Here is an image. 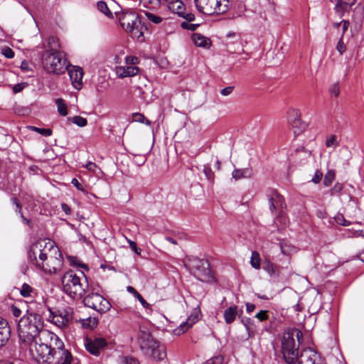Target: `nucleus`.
Segmentation results:
<instances>
[{
    "mask_svg": "<svg viewBox=\"0 0 364 364\" xmlns=\"http://www.w3.org/2000/svg\"><path fill=\"white\" fill-rule=\"evenodd\" d=\"M146 161V158L144 156H138L136 157L135 162L137 164L138 166L143 165Z\"/></svg>",
    "mask_w": 364,
    "mask_h": 364,
    "instance_id": "obj_55",
    "label": "nucleus"
},
{
    "mask_svg": "<svg viewBox=\"0 0 364 364\" xmlns=\"http://www.w3.org/2000/svg\"><path fill=\"white\" fill-rule=\"evenodd\" d=\"M269 200H274L277 208H284L286 206L284 199L277 191H272V194L269 196Z\"/></svg>",
    "mask_w": 364,
    "mask_h": 364,
    "instance_id": "obj_24",
    "label": "nucleus"
},
{
    "mask_svg": "<svg viewBox=\"0 0 364 364\" xmlns=\"http://www.w3.org/2000/svg\"><path fill=\"white\" fill-rule=\"evenodd\" d=\"M23 86L21 84H17L14 85V87H13V91L14 93H17L21 92L23 90Z\"/></svg>",
    "mask_w": 364,
    "mask_h": 364,
    "instance_id": "obj_62",
    "label": "nucleus"
},
{
    "mask_svg": "<svg viewBox=\"0 0 364 364\" xmlns=\"http://www.w3.org/2000/svg\"><path fill=\"white\" fill-rule=\"evenodd\" d=\"M339 145L338 141H337V137L336 135H331L329 139H327L326 141V146L327 147H333L336 148Z\"/></svg>",
    "mask_w": 364,
    "mask_h": 364,
    "instance_id": "obj_38",
    "label": "nucleus"
},
{
    "mask_svg": "<svg viewBox=\"0 0 364 364\" xmlns=\"http://www.w3.org/2000/svg\"><path fill=\"white\" fill-rule=\"evenodd\" d=\"M61 208H62L63 211H64L66 215L71 214V208L68 204L62 203Z\"/></svg>",
    "mask_w": 364,
    "mask_h": 364,
    "instance_id": "obj_56",
    "label": "nucleus"
},
{
    "mask_svg": "<svg viewBox=\"0 0 364 364\" xmlns=\"http://www.w3.org/2000/svg\"><path fill=\"white\" fill-rule=\"evenodd\" d=\"M223 356L221 355H218L208 360L205 364H223Z\"/></svg>",
    "mask_w": 364,
    "mask_h": 364,
    "instance_id": "obj_39",
    "label": "nucleus"
},
{
    "mask_svg": "<svg viewBox=\"0 0 364 364\" xmlns=\"http://www.w3.org/2000/svg\"><path fill=\"white\" fill-rule=\"evenodd\" d=\"M36 311L30 309L18 323L19 338L30 344V352L38 364H71V353L64 348L62 340L43 328L45 304H39Z\"/></svg>",
    "mask_w": 364,
    "mask_h": 364,
    "instance_id": "obj_1",
    "label": "nucleus"
},
{
    "mask_svg": "<svg viewBox=\"0 0 364 364\" xmlns=\"http://www.w3.org/2000/svg\"><path fill=\"white\" fill-rule=\"evenodd\" d=\"M16 212L18 213L19 215L23 214V213H22V205H21V203L16 205Z\"/></svg>",
    "mask_w": 364,
    "mask_h": 364,
    "instance_id": "obj_64",
    "label": "nucleus"
},
{
    "mask_svg": "<svg viewBox=\"0 0 364 364\" xmlns=\"http://www.w3.org/2000/svg\"><path fill=\"white\" fill-rule=\"evenodd\" d=\"M234 88V86L226 87L220 90V93L223 96H228L232 92Z\"/></svg>",
    "mask_w": 364,
    "mask_h": 364,
    "instance_id": "obj_50",
    "label": "nucleus"
},
{
    "mask_svg": "<svg viewBox=\"0 0 364 364\" xmlns=\"http://www.w3.org/2000/svg\"><path fill=\"white\" fill-rule=\"evenodd\" d=\"M38 133L45 136H49L52 134V130L50 129L40 128L38 130Z\"/></svg>",
    "mask_w": 364,
    "mask_h": 364,
    "instance_id": "obj_52",
    "label": "nucleus"
},
{
    "mask_svg": "<svg viewBox=\"0 0 364 364\" xmlns=\"http://www.w3.org/2000/svg\"><path fill=\"white\" fill-rule=\"evenodd\" d=\"M137 342L143 353L156 360H162L166 357L164 346H160L151 333L145 329H140L137 336Z\"/></svg>",
    "mask_w": 364,
    "mask_h": 364,
    "instance_id": "obj_5",
    "label": "nucleus"
},
{
    "mask_svg": "<svg viewBox=\"0 0 364 364\" xmlns=\"http://www.w3.org/2000/svg\"><path fill=\"white\" fill-rule=\"evenodd\" d=\"M97 9L99 11H100L102 13L105 14L108 17L112 16V13L109 9L107 4L105 1H100L97 4Z\"/></svg>",
    "mask_w": 364,
    "mask_h": 364,
    "instance_id": "obj_33",
    "label": "nucleus"
},
{
    "mask_svg": "<svg viewBox=\"0 0 364 364\" xmlns=\"http://www.w3.org/2000/svg\"><path fill=\"white\" fill-rule=\"evenodd\" d=\"M43 68L50 73L62 74L67 69L66 59L60 52L45 50L41 55Z\"/></svg>",
    "mask_w": 364,
    "mask_h": 364,
    "instance_id": "obj_6",
    "label": "nucleus"
},
{
    "mask_svg": "<svg viewBox=\"0 0 364 364\" xmlns=\"http://www.w3.org/2000/svg\"><path fill=\"white\" fill-rule=\"evenodd\" d=\"M48 45L50 49L48 50L51 52H59L58 49L60 48V45L58 42V39L55 37L51 36L48 38Z\"/></svg>",
    "mask_w": 364,
    "mask_h": 364,
    "instance_id": "obj_31",
    "label": "nucleus"
},
{
    "mask_svg": "<svg viewBox=\"0 0 364 364\" xmlns=\"http://www.w3.org/2000/svg\"><path fill=\"white\" fill-rule=\"evenodd\" d=\"M127 291L132 294L135 298H136L144 308L148 309L149 308V304L143 298V296L132 286H128L127 287Z\"/></svg>",
    "mask_w": 364,
    "mask_h": 364,
    "instance_id": "obj_26",
    "label": "nucleus"
},
{
    "mask_svg": "<svg viewBox=\"0 0 364 364\" xmlns=\"http://www.w3.org/2000/svg\"><path fill=\"white\" fill-rule=\"evenodd\" d=\"M323 173L319 170H316L314 177L311 179V181L316 184L319 183L321 181Z\"/></svg>",
    "mask_w": 364,
    "mask_h": 364,
    "instance_id": "obj_47",
    "label": "nucleus"
},
{
    "mask_svg": "<svg viewBox=\"0 0 364 364\" xmlns=\"http://www.w3.org/2000/svg\"><path fill=\"white\" fill-rule=\"evenodd\" d=\"M168 7L170 11L177 14L178 16L186 19L188 22L195 20L193 14L185 12L184 4L180 0H168Z\"/></svg>",
    "mask_w": 364,
    "mask_h": 364,
    "instance_id": "obj_13",
    "label": "nucleus"
},
{
    "mask_svg": "<svg viewBox=\"0 0 364 364\" xmlns=\"http://www.w3.org/2000/svg\"><path fill=\"white\" fill-rule=\"evenodd\" d=\"M68 121H70L73 123L75 124L78 127H85L87 124V120L82 117L80 116H75L73 117H69L68 119Z\"/></svg>",
    "mask_w": 364,
    "mask_h": 364,
    "instance_id": "obj_30",
    "label": "nucleus"
},
{
    "mask_svg": "<svg viewBox=\"0 0 364 364\" xmlns=\"http://www.w3.org/2000/svg\"><path fill=\"white\" fill-rule=\"evenodd\" d=\"M198 321V316L191 315L188 318L186 321L182 323L177 328L174 330L175 334L180 335L186 332L189 328H191L196 322Z\"/></svg>",
    "mask_w": 364,
    "mask_h": 364,
    "instance_id": "obj_21",
    "label": "nucleus"
},
{
    "mask_svg": "<svg viewBox=\"0 0 364 364\" xmlns=\"http://www.w3.org/2000/svg\"><path fill=\"white\" fill-rule=\"evenodd\" d=\"M269 209L272 213H274L277 209V207L276 206L275 203H274V200H269Z\"/></svg>",
    "mask_w": 364,
    "mask_h": 364,
    "instance_id": "obj_63",
    "label": "nucleus"
},
{
    "mask_svg": "<svg viewBox=\"0 0 364 364\" xmlns=\"http://www.w3.org/2000/svg\"><path fill=\"white\" fill-rule=\"evenodd\" d=\"M341 23L343 25V26H342V36H343V34L346 33V31L348 30V28L350 26V22L347 20H342L341 21Z\"/></svg>",
    "mask_w": 364,
    "mask_h": 364,
    "instance_id": "obj_54",
    "label": "nucleus"
},
{
    "mask_svg": "<svg viewBox=\"0 0 364 364\" xmlns=\"http://www.w3.org/2000/svg\"><path fill=\"white\" fill-rule=\"evenodd\" d=\"M246 311L247 313H252L255 309V305L249 302L246 303Z\"/></svg>",
    "mask_w": 364,
    "mask_h": 364,
    "instance_id": "obj_60",
    "label": "nucleus"
},
{
    "mask_svg": "<svg viewBox=\"0 0 364 364\" xmlns=\"http://www.w3.org/2000/svg\"><path fill=\"white\" fill-rule=\"evenodd\" d=\"M126 61L127 63L135 65L138 63V58L136 57L129 56L126 58Z\"/></svg>",
    "mask_w": 364,
    "mask_h": 364,
    "instance_id": "obj_58",
    "label": "nucleus"
},
{
    "mask_svg": "<svg viewBox=\"0 0 364 364\" xmlns=\"http://www.w3.org/2000/svg\"><path fill=\"white\" fill-rule=\"evenodd\" d=\"M242 313V311L240 310V313L238 311V307L236 305L230 306L228 308H227L224 311V319L225 321V323L228 324H230L236 318L237 316H240L241 314Z\"/></svg>",
    "mask_w": 364,
    "mask_h": 364,
    "instance_id": "obj_18",
    "label": "nucleus"
},
{
    "mask_svg": "<svg viewBox=\"0 0 364 364\" xmlns=\"http://www.w3.org/2000/svg\"><path fill=\"white\" fill-rule=\"evenodd\" d=\"M71 183L76 187L78 190H82V186L78 181V180L75 178L72 179Z\"/></svg>",
    "mask_w": 364,
    "mask_h": 364,
    "instance_id": "obj_61",
    "label": "nucleus"
},
{
    "mask_svg": "<svg viewBox=\"0 0 364 364\" xmlns=\"http://www.w3.org/2000/svg\"><path fill=\"white\" fill-rule=\"evenodd\" d=\"M189 265L194 276L200 281L211 282L214 280L213 274L210 269V264L207 259L192 257L189 259Z\"/></svg>",
    "mask_w": 364,
    "mask_h": 364,
    "instance_id": "obj_7",
    "label": "nucleus"
},
{
    "mask_svg": "<svg viewBox=\"0 0 364 364\" xmlns=\"http://www.w3.org/2000/svg\"><path fill=\"white\" fill-rule=\"evenodd\" d=\"M20 294L23 297H33L35 290L29 284L24 283L21 287Z\"/></svg>",
    "mask_w": 364,
    "mask_h": 364,
    "instance_id": "obj_27",
    "label": "nucleus"
},
{
    "mask_svg": "<svg viewBox=\"0 0 364 364\" xmlns=\"http://www.w3.org/2000/svg\"><path fill=\"white\" fill-rule=\"evenodd\" d=\"M132 119L134 122L143 123L145 119V117L141 113H134L132 114Z\"/></svg>",
    "mask_w": 364,
    "mask_h": 364,
    "instance_id": "obj_49",
    "label": "nucleus"
},
{
    "mask_svg": "<svg viewBox=\"0 0 364 364\" xmlns=\"http://www.w3.org/2000/svg\"><path fill=\"white\" fill-rule=\"evenodd\" d=\"M86 168L90 171L95 172V168L97 167V165L93 162H88L86 166Z\"/></svg>",
    "mask_w": 364,
    "mask_h": 364,
    "instance_id": "obj_59",
    "label": "nucleus"
},
{
    "mask_svg": "<svg viewBox=\"0 0 364 364\" xmlns=\"http://www.w3.org/2000/svg\"><path fill=\"white\" fill-rule=\"evenodd\" d=\"M320 356L316 351L308 348L300 352L296 364H321Z\"/></svg>",
    "mask_w": 364,
    "mask_h": 364,
    "instance_id": "obj_15",
    "label": "nucleus"
},
{
    "mask_svg": "<svg viewBox=\"0 0 364 364\" xmlns=\"http://www.w3.org/2000/svg\"><path fill=\"white\" fill-rule=\"evenodd\" d=\"M85 306L91 308L100 314L108 311L111 304L108 300L97 293H90L83 299Z\"/></svg>",
    "mask_w": 364,
    "mask_h": 364,
    "instance_id": "obj_9",
    "label": "nucleus"
},
{
    "mask_svg": "<svg viewBox=\"0 0 364 364\" xmlns=\"http://www.w3.org/2000/svg\"><path fill=\"white\" fill-rule=\"evenodd\" d=\"M2 54L7 58H12L14 56V52L11 48L7 46H4L1 48Z\"/></svg>",
    "mask_w": 364,
    "mask_h": 364,
    "instance_id": "obj_42",
    "label": "nucleus"
},
{
    "mask_svg": "<svg viewBox=\"0 0 364 364\" xmlns=\"http://www.w3.org/2000/svg\"><path fill=\"white\" fill-rule=\"evenodd\" d=\"M198 11L205 15L221 14L228 10L227 5L223 6L220 0H194Z\"/></svg>",
    "mask_w": 364,
    "mask_h": 364,
    "instance_id": "obj_8",
    "label": "nucleus"
},
{
    "mask_svg": "<svg viewBox=\"0 0 364 364\" xmlns=\"http://www.w3.org/2000/svg\"><path fill=\"white\" fill-rule=\"evenodd\" d=\"M348 5L343 4L340 1H337V4H336L334 9L336 12L338 14L340 18H342L344 15V13L347 10Z\"/></svg>",
    "mask_w": 364,
    "mask_h": 364,
    "instance_id": "obj_34",
    "label": "nucleus"
},
{
    "mask_svg": "<svg viewBox=\"0 0 364 364\" xmlns=\"http://www.w3.org/2000/svg\"><path fill=\"white\" fill-rule=\"evenodd\" d=\"M48 310L50 313L51 321L60 328L67 326L73 319V311L70 307L59 309L55 311H52L48 308Z\"/></svg>",
    "mask_w": 364,
    "mask_h": 364,
    "instance_id": "obj_11",
    "label": "nucleus"
},
{
    "mask_svg": "<svg viewBox=\"0 0 364 364\" xmlns=\"http://www.w3.org/2000/svg\"><path fill=\"white\" fill-rule=\"evenodd\" d=\"M63 291L73 298L82 297L88 289L87 277L82 271L77 274L73 270L66 272L62 278Z\"/></svg>",
    "mask_w": 364,
    "mask_h": 364,
    "instance_id": "obj_4",
    "label": "nucleus"
},
{
    "mask_svg": "<svg viewBox=\"0 0 364 364\" xmlns=\"http://www.w3.org/2000/svg\"><path fill=\"white\" fill-rule=\"evenodd\" d=\"M11 336V329L6 320L0 318V349L6 345Z\"/></svg>",
    "mask_w": 364,
    "mask_h": 364,
    "instance_id": "obj_17",
    "label": "nucleus"
},
{
    "mask_svg": "<svg viewBox=\"0 0 364 364\" xmlns=\"http://www.w3.org/2000/svg\"><path fill=\"white\" fill-rule=\"evenodd\" d=\"M252 175V170L249 168L237 169L235 168L232 173V178L237 181L243 178H249Z\"/></svg>",
    "mask_w": 364,
    "mask_h": 364,
    "instance_id": "obj_25",
    "label": "nucleus"
},
{
    "mask_svg": "<svg viewBox=\"0 0 364 364\" xmlns=\"http://www.w3.org/2000/svg\"><path fill=\"white\" fill-rule=\"evenodd\" d=\"M140 23L139 16L134 13L124 14L120 18L121 26L132 36L139 37L143 35L139 28Z\"/></svg>",
    "mask_w": 364,
    "mask_h": 364,
    "instance_id": "obj_10",
    "label": "nucleus"
},
{
    "mask_svg": "<svg viewBox=\"0 0 364 364\" xmlns=\"http://www.w3.org/2000/svg\"><path fill=\"white\" fill-rule=\"evenodd\" d=\"M262 269L274 277H279L280 274L281 267L268 259L263 262Z\"/></svg>",
    "mask_w": 364,
    "mask_h": 364,
    "instance_id": "obj_19",
    "label": "nucleus"
},
{
    "mask_svg": "<svg viewBox=\"0 0 364 364\" xmlns=\"http://www.w3.org/2000/svg\"><path fill=\"white\" fill-rule=\"evenodd\" d=\"M343 184L336 183L331 189L330 193L331 196L338 194L343 189Z\"/></svg>",
    "mask_w": 364,
    "mask_h": 364,
    "instance_id": "obj_46",
    "label": "nucleus"
},
{
    "mask_svg": "<svg viewBox=\"0 0 364 364\" xmlns=\"http://www.w3.org/2000/svg\"><path fill=\"white\" fill-rule=\"evenodd\" d=\"M302 332L299 329H291L283 333L281 341V353L287 364H296L299 353L300 340Z\"/></svg>",
    "mask_w": 364,
    "mask_h": 364,
    "instance_id": "obj_3",
    "label": "nucleus"
},
{
    "mask_svg": "<svg viewBox=\"0 0 364 364\" xmlns=\"http://www.w3.org/2000/svg\"><path fill=\"white\" fill-rule=\"evenodd\" d=\"M336 49L341 55L346 51V48L344 43L343 42L342 38L338 42Z\"/></svg>",
    "mask_w": 364,
    "mask_h": 364,
    "instance_id": "obj_48",
    "label": "nucleus"
},
{
    "mask_svg": "<svg viewBox=\"0 0 364 364\" xmlns=\"http://www.w3.org/2000/svg\"><path fill=\"white\" fill-rule=\"evenodd\" d=\"M11 313L15 317H19L21 314V309L15 305H12L11 307Z\"/></svg>",
    "mask_w": 364,
    "mask_h": 364,
    "instance_id": "obj_53",
    "label": "nucleus"
},
{
    "mask_svg": "<svg viewBox=\"0 0 364 364\" xmlns=\"http://www.w3.org/2000/svg\"><path fill=\"white\" fill-rule=\"evenodd\" d=\"M203 173L205 174L207 180L210 181V183L214 182L215 179V174L213 171H212L211 168L209 165H205L203 167Z\"/></svg>",
    "mask_w": 364,
    "mask_h": 364,
    "instance_id": "obj_35",
    "label": "nucleus"
},
{
    "mask_svg": "<svg viewBox=\"0 0 364 364\" xmlns=\"http://www.w3.org/2000/svg\"><path fill=\"white\" fill-rule=\"evenodd\" d=\"M260 256L259 254L257 251H254L252 252V256L250 258V264L251 266L255 269H259L260 268Z\"/></svg>",
    "mask_w": 364,
    "mask_h": 364,
    "instance_id": "obj_28",
    "label": "nucleus"
},
{
    "mask_svg": "<svg viewBox=\"0 0 364 364\" xmlns=\"http://www.w3.org/2000/svg\"><path fill=\"white\" fill-rule=\"evenodd\" d=\"M139 70L136 66L119 67L117 73L119 77L123 78L125 77H132L136 75Z\"/></svg>",
    "mask_w": 364,
    "mask_h": 364,
    "instance_id": "obj_20",
    "label": "nucleus"
},
{
    "mask_svg": "<svg viewBox=\"0 0 364 364\" xmlns=\"http://www.w3.org/2000/svg\"><path fill=\"white\" fill-rule=\"evenodd\" d=\"M129 245H130L131 249L136 254L139 255L141 254V250L139 247H137L136 243L133 242V241H131V240H129Z\"/></svg>",
    "mask_w": 364,
    "mask_h": 364,
    "instance_id": "obj_51",
    "label": "nucleus"
},
{
    "mask_svg": "<svg viewBox=\"0 0 364 364\" xmlns=\"http://www.w3.org/2000/svg\"><path fill=\"white\" fill-rule=\"evenodd\" d=\"M329 92L335 97H338L340 93V87L338 82L333 84L329 88Z\"/></svg>",
    "mask_w": 364,
    "mask_h": 364,
    "instance_id": "obj_45",
    "label": "nucleus"
},
{
    "mask_svg": "<svg viewBox=\"0 0 364 364\" xmlns=\"http://www.w3.org/2000/svg\"><path fill=\"white\" fill-rule=\"evenodd\" d=\"M20 217L23 221V223L27 225L30 228H33V223L31 221V220L27 219L24 217L23 214L20 215Z\"/></svg>",
    "mask_w": 364,
    "mask_h": 364,
    "instance_id": "obj_57",
    "label": "nucleus"
},
{
    "mask_svg": "<svg viewBox=\"0 0 364 364\" xmlns=\"http://www.w3.org/2000/svg\"><path fill=\"white\" fill-rule=\"evenodd\" d=\"M335 171L333 170H328L324 176L323 185L329 186L335 179Z\"/></svg>",
    "mask_w": 364,
    "mask_h": 364,
    "instance_id": "obj_32",
    "label": "nucleus"
},
{
    "mask_svg": "<svg viewBox=\"0 0 364 364\" xmlns=\"http://www.w3.org/2000/svg\"><path fill=\"white\" fill-rule=\"evenodd\" d=\"M107 345V342L103 338H87L85 344L86 350L96 356L100 354Z\"/></svg>",
    "mask_w": 364,
    "mask_h": 364,
    "instance_id": "obj_14",
    "label": "nucleus"
},
{
    "mask_svg": "<svg viewBox=\"0 0 364 364\" xmlns=\"http://www.w3.org/2000/svg\"><path fill=\"white\" fill-rule=\"evenodd\" d=\"M288 122L295 136L299 135L306 128V124L301 121V112L297 109H291L288 112Z\"/></svg>",
    "mask_w": 364,
    "mask_h": 364,
    "instance_id": "obj_12",
    "label": "nucleus"
},
{
    "mask_svg": "<svg viewBox=\"0 0 364 364\" xmlns=\"http://www.w3.org/2000/svg\"><path fill=\"white\" fill-rule=\"evenodd\" d=\"M199 26V24H190L188 22L183 21L181 23V27L183 29H187L191 31H196L198 27Z\"/></svg>",
    "mask_w": 364,
    "mask_h": 364,
    "instance_id": "obj_43",
    "label": "nucleus"
},
{
    "mask_svg": "<svg viewBox=\"0 0 364 364\" xmlns=\"http://www.w3.org/2000/svg\"><path fill=\"white\" fill-rule=\"evenodd\" d=\"M28 260L37 268L50 274L60 272L63 258L58 247L46 248L42 241L33 242L28 251Z\"/></svg>",
    "mask_w": 364,
    "mask_h": 364,
    "instance_id": "obj_2",
    "label": "nucleus"
},
{
    "mask_svg": "<svg viewBox=\"0 0 364 364\" xmlns=\"http://www.w3.org/2000/svg\"><path fill=\"white\" fill-rule=\"evenodd\" d=\"M68 72L72 82L73 85L77 90H80L82 86V77H83V70L80 67L77 66H71L70 68H68Z\"/></svg>",
    "mask_w": 364,
    "mask_h": 364,
    "instance_id": "obj_16",
    "label": "nucleus"
},
{
    "mask_svg": "<svg viewBox=\"0 0 364 364\" xmlns=\"http://www.w3.org/2000/svg\"><path fill=\"white\" fill-rule=\"evenodd\" d=\"M241 322L245 326L246 331H247L248 338L253 337L256 333V326L254 321L250 318L242 317L241 318Z\"/></svg>",
    "mask_w": 364,
    "mask_h": 364,
    "instance_id": "obj_23",
    "label": "nucleus"
},
{
    "mask_svg": "<svg viewBox=\"0 0 364 364\" xmlns=\"http://www.w3.org/2000/svg\"><path fill=\"white\" fill-rule=\"evenodd\" d=\"M269 311H259L256 315L255 318H257L259 321L262 322L267 321L269 318Z\"/></svg>",
    "mask_w": 364,
    "mask_h": 364,
    "instance_id": "obj_40",
    "label": "nucleus"
},
{
    "mask_svg": "<svg viewBox=\"0 0 364 364\" xmlns=\"http://www.w3.org/2000/svg\"><path fill=\"white\" fill-rule=\"evenodd\" d=\"M334 220L337 224L343 226H348L350 224V223L346 220L344 216L341 213L337 214L334 217Z\"/></svg>",
    "mask_w": 364,
    "mask_h": 364,
    "instance_id": "obj_37",
    "label": "nucleus"
},
{
    "mask_svg": "<svg viewBox=\"0 0 364 364\" xmlns=\"http://www.w3.org/2000/svg\"><path fill=\"white\" fill-rule=\"evenodd\" d=\"M55 104L58 107V112L62 116H66L68 114L67 105L62 98H58L55 100Z\"/></svg>",
    "mask_w": 364,
    "mask_h": 364,
    "instance_id": "obj_29",
    "label": "nucleus"
},
{
    "mask_svg": "<svg viewBox=\"0 0 364 364\" xmlns=\"http://www.w3.org/2000/svg\"><path fill=\"white\" fill-rule=\"evenodd\" d=\"M122 364H139V362L136 358L126 356L122 358Z\"/></svg>",
    "mask_w": 364,
    "mask_h": 364,
    "instance_id": "obj_44",
    "label": "nucleus"
},
{
    "mask_svg": "<svg viewBox=\"0 0 364 364\" xmlns=\"http://www.w3.org/2000/svg\"><path fill=\"white\" fill-rule=\"evenodd\" d=\"M67 259L70 262L71 266L80 267L83 269H88L87 266L85 264H82L80 262L79 259L76 257L68 256Z\"/></svg>",
    "mask_w": 364,
    "mask_h": 364,
    "instance_id": "obj_36",
    "label": "nucleus"
},
{
    "mask_svg": "<svg viewBox=\"0 0 364 364\" xmlns=\"http://www.w3.org/2000/svg\"><path fill=\"white\" fill-rule=\"evenodd\" d=\"M146 16L150 21H151L156 24H158L162 21L161 17L156 16L155 14H153L151 13L146 12Z\"/></svg>",
    "mask_w": 364,
    "mask_h": 364,
    "instance_id": "obj_41",
    "label": "nucleus"
},
{
    "mask_svg": "<svg viewBox=\"0 0 364 364\" xmlns=\"http://www.w3.org/2000/svg\"><path fill=\"white\" fill-rule=\"evenodd\" d=\"M192 39L194 44L198 47L207 48H209L211 44L210 40L200 33L193 34Z\"/></svg>",
    "mask_w": 364,
    "mask_h": 364,
    "instance_id": "obj_22",
    "label": "nucleus"
}]
</instances>
